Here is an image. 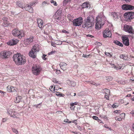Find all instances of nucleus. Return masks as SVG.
<instances>
[{"mask_svg": "<svg viewBox=\"0 0 134 134\" xmlns=\"http://www.w3.org/2000/svg\"><path fill=\"white\" fill-rule=\"evenodd\" d=\"M13 58L15 64L18 65H24L26 62L25 57L20 54L17 53L14 54Z\"/></svg>", "mask_w": 134, "mask_h": 134, "instance_id": "obj_1", "label": "nucleus"}, {"mask_svg": "<svg viewBox=\"0 0 134 134\" xmlns=\"http://www.w3.org/2000/svg\"><path fill=\"white\" fill-rule=\"evenodd\" d=\"M106 20V18L104 15H101L97 17L95 24L96 29L98 30L100 29L102 26L105 24Z\"/></svg>", "mask_w": 134, "mask_h": 134, "instance_id": "obj_2", "label": "nucleus"}, {"mask_svg": "<svg viewBox=\"0 0 134 134\" xmlns=\"http://www.w3.org/2000/svg\"><path fill=\"white\" fill-rule=\"evenodd\" d=\"M40 50L39 45L38 44L34 45L33 48L29 53V56L33 58L36 57V53L38 52Z\"/></svg>", "mask_w": 134, "mask_h": 134, "instance_id": "obj_3", "label": "nucleus"}, {"mask_svg": "<svg viewBox=\"0 0 134 134\" xmlns=\"http://www.w3.org/2000/svg\"><path fill=\"white\" fill-rule=\"evenodd\" d=\"M12 34L14 36H18L19 38H21L24 36V31L22 30L19 31L17 29H14L12 31Z\"/></svg>", "mask_w": 134, "mask_h": 134, "instance_id": "obj_4", "label": "nucleus"}, {"mask_svg": "<svg viewBox=\"0 0 134 134\" xmlns=\"http://www.w3.org/2000/svg\"><path fill=\"white\" fill-rule=\"evenodd\" d=\"M125 20L127 21H129L134 18V12H128L125 13L124 15Z\"/></svg>", "mask_w": 134, "mask_h": 134, "instance_id": "obj_5", "label": "nucleus"}, {"mask_svg": "<svg viewBox=\"0 0 134 134\" xmlns=\"http://www.w3.org/2000/svg\"><path fill=\"white\" fill-rule=\"evenodd\" d=\"M32 70L33 74L35 75H37L40 74L41 68L39 65H35L32 67Z\"/></svg>", "mask_w": 134, "mask_h": 134, "instance_id": "obj_6", "label": "nucleus"}, {"mask_svg": "<svg viewBox=\"0 0 134 134\" xmlns=\"http://www.w3.org/2000/svg\"><path fill=\"white\" fill-rule=\"evenodd\" d=\"M82 22L83 19L81 17H79L78 18L74 19L72 21L73 25L76 26H81Z\"/></svg>", "mask_w": 134, "mask_h": 134, "instance_id": "obj_7", "label": "nucleus"}, {"mask_svg": "<svg viewBox=\"0 0 134 134\" xmlns=\"http://www.w3.org/2000/svg\"><path fill=\"white\" fill-rule=\"evenodd\" d=\"M34 37L31 36L25 39L24 40V44L25 46L29 45L33 42Z\"/></svg>", "mask_w": 134, "mask_h": 134, "instance_id": "obj_8", "label": "nucleus"}, {"mask_svg": "<svg viewBox=\"0 0 134 134\" xmlns=\"http://www.w3.org/2000/svg\"><path fill=\"white\" fill-rule=\"evenodd\" d=\"M124 30L126 32L131 34L133 33L134 32V30L132 29L131 26L127 25H124Z\"/></svg>", "mask_w": 134, "mask_h": 134, "instance_id": "obj_9", "label": "nucleus"}, {"mask_svg": "<svg viewBox=\"0 0 134 134\" xmlns=\"http://www.w3.org/2000/svg\"><path fill=\"white\" fill-rule=\"evenodd\" d=\"M10 52L8 51H4L3 53H0V57L2 58H8L10 55Z\"/></svg>", "mask_w": 134, "mask_h": 134, "instance_id": "obj_10", "label": "nucleus"}, {"mask_svg": "<svg viewBox=\"0 0 134 134\" xmlns=\"http://www.w3.org/2000/svg\"><path fill=\"white\" fill-rule=\"evenodd\" d=\"M103 35L104 37H111V32L109 29H107L103 32Z\"/></svg>", "mask_w": 134, "mask_h": 134, "instance_id": "obj_11", "label": "nucleus"}, {"mask_svg": "<svg viewBox=\"0 0 134 134\" xmlns=\"http://www.w3.org/2000/svg\"><path fill=\"white\" fill-rule=\"evenodd\" d=\"M122 9L124 10H132L134 9V7L127 4H123L122 6Z\"/></svg>", "mask_w": 134, "mask_h": 134, "instance_id": "obj_12", "label": "nucleus"}, {"mask_svg": "<svg viewBox=\"0 0 134 134\" xmlns=\"http://www.w3.org/2000/svg\"><path fill=\"white\" fill-rule=\"evenodd\" d=\"M7 111L8 114L10 115L11 117L14 118H16L17 116H16V112L14 111L12 109H7Z\"/></svg>", "mask_w": 134, "mask_h": 134, "instance_id": "obj_13", "label": "nucleus"}, {"mask_svg": "<svg viewBox=\"0 0 134 134\" xmlns=\"http://www.w3.org/2000/svg\"><path fill=\"white\" fill-rule=\"evenodd\" d=\"M18 41L19 40L17 39L13 38L9 41L7 43L8 45L10 46H13L16 44L18 42Z\"/></svg>", "mask_w": 134, "mask_h": 134, "instance_id": "obj_14", "label": "nucleus"}, {"mask_svg": "<svg viewBox=\"0 0 134 134\" xmlns=\"http://www.w3.org/2000/svg\"><path fill=\"white\" fill-rule=\"evenodd\" d=\"M88 23L85 21L83 23L82 25V27L86 29H90L91 27H92V25Z\"/></svg>", "mask_w": 134, "mask_h": 134, "instance_id": "obj_15", "label": "nucleus"}, {"mask_svg": "<svg viewBox=\"0 0 134 134\" xmlns=\"http://www.w3.org/2000/svg\"><path fill=\"white\" fill-rule=\"evenodd\" d=\"M123 43L126 46H128L129 44V39L127 37L122 36V37Z\"/></svg>", "mask_w": 134, "mask_h": 134, "instance_id": "obj_16", "label": "nucleus"}, {"mask_svg": "<svg viewBox=\"0 0 134 134\" xmlns=\"http://www.w3.org/2000/svg\"><path fill=\"white\" fill-rule=\"evenodd\" d=\"M67 64L64 62H61L59 64L60 68L64 71L66 70L67 69Z\"/></svg>", "mask_w": 134, "mask_h": 134, "instance_id": "obj_17", "label": "nucleus"}, {"mask_svg": "<svg viewBox=\"0 0 134 134\" xmlns=\"http://www.w3.org/2000/svg\"><path fill=\"white\" fill-rule=\"evenodd\" d=\"M24 9L28 11L30 13H32L34 12L32 8L31 7L30 5L28 4H27L24 7Z\"/></svg>", "mask_w": 134, "mask_h": 134, "instance_id": "obj_18", "label": "nucleus"}, {"mask_svg": "<svg viewBox=\"0 0 134 134\" xmlns=\"http://www.w3.org/2000/svg\"><path fill=\"white\" fill-rule=\"evenodd\" d=\"M3 20L4 21V22L2 24V25L4 27H7L9 26V25H10V24H8V19L6 17H3L2 18Z\"/></svg>", "mask_w": 134, "mask_h": 134, "instance_id": "obj_19", "label": "nucleus"}, {"mask_svg": "<svg viewBox=\"0 0 134 134\" xmlns=\"http://www.w3.org/2000/svg\"><path fill=\"white\" fill-rule=\"evenodd\" d=\"M37 21L38 27L40 28H41L43 26V22L42 20L40 18H38L37 19Z\"/></svg>", "mask_w": 134, "mask_h": 134, "instance_id": "obj_20", "label": "nucleus"}, {"mask_svg": "<svg viewBox=\"0 0 134 134\" xmlns=\"http://www.w3.org/2000/svg\"><path fill=\"white\" fill-rule=\"evenodd\" d=\"M92 19V17L91 16H88L87 17L86 19L84 20V21L88 23V24H90L92 25V23L91 21V19Z\"/></svg>", "mask_w": 134, "mask_h": 134, "instance_id": "obj_21", "label": "nucleus"}, {"mask_svg": "<svg viewBox=\"0 0 134 134\" xmlns=\"http://www.w3.org/2000/svg\"><path fill=\"white\" fill-rule=\"evenodd\" d=\"M22 97L21 96H18L16 97L15 99H14V102L17 103L20 102L21 101Z\"/></svg>", "mask_w": 134, "mask_h": 134, "instance_id": "obj_22", "label": "nucleus"}, {"mask_svg": "<svg viewBox=\"0 0 134 134\" xmlns=\"http://www.w3.org/2000/svg\"><path fill=\"white\" fill-rule=\"evenodd\" d=\"M113 43L120 47H122L123 46V44L117 40L114 41H113Z\"/></svg>", "mask_w": 134, "mask_h": 134, "instance_id": "obj_23", "label": "nucleus"}, {"mask_svg": "<svg viewBox=\"0 0 134 134\" xmlns=\"http://www.w3.org/2000/svg\"><path fill=\"white\" fill-rule=\"evenodd\" d=\"M89 4L87 2H85L83 3L81 5L82 8H88Z\"/></svg>", "mask_w": 134, "mask_h": 134, "instance_id": "obj_24", "label": "nucleus"}, {"mask_svg": "<svg viewBox=\"0 0 134 134\" xmlns=\"http://www.w3.org/2000/svg\"><path fill=\"white\" fill-rule=\"evenodd\" d=\"M119 57L121 59H123L124 60H127L128 57H127V55H126L125 54L120 55Z\"/></svg>", "mask_w": 134, "mask_h": 134, "instance_id": "obj_25", "label": "nucleus"}, {"mask_svg": "<svg viewBox=\"0 0 134 134\" xmlns=\"http://www.w3.org/2000/svg\"><path fill=\"white\" fill-rule=\"evenodd\" d=\"M16 5L19 7L23 9L24 7V5L20 1L17 2L16 3Z\"/></svg>", "mask_w": 134, "mask_h": 134, "instance_id": "obj_26", "label": "nucleus"}, {"mask_svg": "<svg viewBox=\"0 0 134 134\" xmlns=\"http://www.w3.org/2000/svg\"><path fill=\"white\" fill-rule=\"evenodd\" d=\"M71 0H64L63 2V5L65 6L67 4L69 3Z\"/></svg>", "mask_w": 134, "mask_h": 134, "instance_id": "obj_27", "label": "nucleus"}, {"mask_svg": "<svg viewBox=\"0 0 134 134\" xmlns=\"http://www.w3.org/2000/svg\"><path fill=\"white\" fill-rule=\"evenodd\" d=\"M112 15L113 18H115V19H117L118 18L117 13L115 12H113L112 13Z\"/></svg>", "mask_w": 134, "mask_h": 134, "instance_id": "obj_28", "label": "nucleus"}, {"mask_svg": "<svg viewBox=\"0 0 134 134\" xmlns=\"http://www.w3.org/2000/svg\"><path fill=\"white\" fill-rule=\"evenodd\" d=\"M55 19H56V21L57 22L60 20L61 17L59 15H56L55 16Z\"/></svg>", "mask_w": 134, "mask_h": 134, "instance_id": "obj_29", "label": "nucleus"}, {"mask_svg": "<svg viewBox=\"0 0 134 134\" xmlns=\"http://www.w3.org/2000/svg\"><path fill=\"white\" fill-rule=\"evenodd\" d=\"M62 41L60 40L56 41L55 44L58 45H61L62 44Z\"/></svg>", "mask_w": 134, "mask_h": 134, "instance_id": "obj_30", "label": "nucleus"}, {"mask_svg": "<svg viewBox=\"0 0 134 134\" xmlns=\"http://www.w3.org/2000/svg\"><path fill=\"white\" fill-rule=\"evenodd\" d=\"M115 119L116 120L118 121H121L122 120V118L120 116H116L115 118Z\"/></svg>", "mask_w": 134, "mask_h": 134, "instance_id": "obj_31", "label": "nucleus"}, {"mask_svg": "<svg viewBox=\"0 0 134 134\" xmlns=\"http://www.w3.org/2000/svg\"><path fill=\"white\" fill-rule=\"evenodd\" d=\"M70 82L71 86L74 87L75 86L76 84L75 82L72 81H70Z\"/></svg>", "mask_w": 134, "mask_h": 134, "instance_id": "obj_32", "label": "nucleus"}, {"mask_svg": "<svg viewBox=\"0 0 134 134\" xmlns=\"http://www.w3.org/2000/svg\"><path fill=\"white\" fill-rule=\"evenodd\" d=\"M104 92L105 93L107 94H110V90L108 89H105Z\"/></svg>", "mask_w": 134, "mask_h": 134, "instance_id": "obj_33", "label": "nucleus"}, {"mask_svg": "<svg viewBox=\"0 0 134 134\" xmlns=\"http://www.w3.org/2000/svg\"><path fill=\"white\" fill-rule=\"evenodd\" d=\"M38 2L37 1H34L30 3V5L31 6H33V5H35Z\"/></svg>", "mask_w": 134, "mask_h": 134, "instance_id": "obj_34", "label": "nucleus"}, {"mask_svg": "<svg viewBox=\"0 0 134 134\" xmlns=\"http://www.w3.org/2000/svg\"><path fill=\"white\" fill-rule=\"evenodd\" d=\"M51 3H53V5L55 6H57L58 5L56 2L54 1L53 0H51Z\"/></svg>", "mask_w": 134, "mask_h": 134, "instance_id": "obj_35", "label": "nucleus"}, {"mask_svg": "<svg viewBox=\"0 0 134 134\" xmlns=\"http://www.w3.org/2000/svg\"><path fill=\"white\" fill-rule=\"evenodd\" d=\"M11 89V92H16V90L15 88L13 86H12Z\"/></svg>", "mask_w": 134, "mask_h": 134, "instance_id": "obj_36", "label": "nucleus"}, {"mask_svg": "<svg viewBox=\"0 0 134 134\" xmlns=\"http://www.w3.org/2000/svg\"><path fill=\"white\" fill-rule=\"evenodd\" d=\"M12 130L16 134H18V132L16 129L14 128H13Z\"/></svg>", "mask_w": 134, "mask_h": 134, "instance_id": "obj_37", "label": "nucleus"}, {"mask_svg": "<svg viewBox=\"0 0 134 134\" xmlns=\"http://www.w3.org/2000/svg\"><path fill=\"white\" fill-rule=\"evenodd\" d=\"M12 86H8L7 87L8 91L9 92H11V88Z\"/></svg>", "mask_w": 134, "mask_h": 134, "instance_id": "obj_38", "label": "nucleus"}, {"mask_svg": "<svg viewBox=\"0 0 134 134\" xmlns=\"http://www.w3.org/2000/svg\"><path fill=\"white\" fill-rule=\"evenodd\" d=\"M41 103L38 104L37 105H35L34 106L37 108H40L41 106Z\"/></svg>", "mask_w": 134, "mask_h": 134, "instance_id": "obj_39", "label": "nucleus"}, {"mask_svg": "<svg viewBox=\"0 0 134 134\" xmlns=\"http://www.w3.org/2000/svg\"><path fill=\"white\" fill-rule=\"evenodd\" d=\"M88 82L89 83L93 85H96V84L93 81H89Z\"/></svg>", "mask_w": 134, "mask_h": 134, "instance_id": "obj_40", "label": "nucleus"}, {"mask_svg": "<svg viewBox=\"0 0 134 134\" xmlns=\"http://www.w3.org/2000/svg\"><path fill=\"white\" fill-rule=\"evenodd\" d=\"M56 51H52L50 52L49 53H48V54L49 55H51L52 54L54 53Z\"/></svg>", "mask_w": 134, "mask_h": 134, "instance_id": "obj_41", "label": "nucleus"}, {"mask_svg": "<svg viewBox=\"0 0 134 134\" xmlns=\"http://www.w3.org/2000/svg\"><path fill=\"white\" fill-rule=\"evenodd\" d=\"M47 55L43 54L42 57V59L44 60H46V58H45V57Z\"/></svg>", "mask_w": 134, "mask_h": 134, "instance_id": "obj_42", "label": "nucleus"}, {"mask_svg": "<svg viewBox=\"0 0 134 134\" xmlns=\"http://www.w3.org/2000/svg\"><path fill=\"white\" fill-rule=\"evenodd\" d=\"M64 121L67 123H71L72 122L71 121H69V120L68 119L65 120Z\"/></svg>", "mask_w": 134, "mask_h": 134, "instance_id": "obj_43", "label": "nucleus"}, {"mask_svg": "<svg viewBox=\"0 0 134 134\" xmlns=\"http://www.w3.org/2000/svg\"><path fill=\"white\" fill-rule=\"evenodd\" d=\"M92 118L94 119L95 120H97L98 119V117H97V116H93Z\"/></svg>", "mask_w": 134, "mask_h": 134, "instance_id": "obj_44", "label": "nucleus"}, {"mask_svg": "<svg viewBox=\"0 0 134 134\" xmlns=\"http://www.w3.org/2000/svg\"><path fill=\"white\" fill-rule=\"evenodd\" d=\"M52 81L54 82H55L56 83H58V81L55 78H53L52 79Z\"/></svg>", "mask_w": 134, "mask_h": 134, "instance_id": "obj_45", "label": "nucleus"}, {"mask_svg": "<svg viewBox=\"0 0 134 134\" xmlns=\"http://www.w3.org/2000/svg\"><path fill=\"white\" fill-rule=\"evenodd\" d=\"M110 64L111 65V66H112V67H114V68H116L117 69L116 66H115L114 64L110 63Z\"/></svg>", "mask_w": 134, "mask_h": 134, "instance_id": "obj_46", "label": "nucleus"}, {"mask_svg": "<svg viewBox=\"0 0 134 134\" xmlns=\"http://www.w3.org/2000/svg\"><path fill=\"white\" fill-rule=\"evenodd\" d=\"M105 54L107 55H108V56H109V55H110V56L111 57L112 56V55H111V54L109 52H105Z\"/></svg>", "mask_w": 134, "mask_h": 134, "instance_id": "obj_47", "label": "nucleus"}, {"mask_svg": "<svg viewBox=\"0 0 134 134\" xmlns=\"http://www.w3.org/2000/svg\"><path fill=\"white\" fill-rule=\"evenodd\" d=\"M56 73L57 74H59L61 73V71L59 70H56Z\"/></svg>", "mask_w": 134, "mask_h": 134, "instance_id": "obj_48", "label": "nucleus"}, {"mask_svg": "<svg viewBox=\"0 0 134 134\" xmlns=\"http://www.w3.org/2000/svg\"><path fill=\"white\" fill-rule=\"evenodd\" d=\"M77 127L78 129H79L81 131L82 130V128L80 126L77 125Z\"/></svg>", "mask_w": 134, "mask_h": 134, "instance_id": "obj_49", "label": "nucleus"}, {"mask_svg": "<svg viewBox=\"0 0 134 134\" xmlns=\"http://www.w3.org/2000/svg\"><path fill=\"white\" fill-rule=\"evenodd\" d=\"M7 119L3 118L2 119V121L3 122H5V121H7Z\"/></svg>", "mask_w": 134, "mask_h": 134, "instance_id": "obj_50", "label": "nucleus"}, {"mask_svg": "<svg viewBox=\"0 0 134 134\" xmlns=\"http://www.w3.org/2000/svg\"><path fill=\"white\" fill-rule=\"evenodd\" d=\"M120 111V110H116L114 111V113H116L119 114V113Z\"/></svg>", "mask_w": 134, "mask_h": 134, "instance_id": "obj_51", "label": "nucleus"}, {"mask_svg": "<svg viewBox=\"0 0 134 134\" xmlns=\"http://www.w3.org/2000/svg\"><path fill=\"white\" fill-rule=\"evenodd\" d=\"M125 114L124 113H123L122 114H121L120 115V116L121 117H124V118L125 117Z\"/></svg>", "mask_w": 134, "mask_h": 134, "instance_id": "obj_52", "label": "nucleus"}, {"mask_svg": "<svg viewBox=\"0 0 134 134\" xmlns=\"http://www.w3.org/2000/svg\"><path fill=\"white\" fill-rule=\"evenodd\" d=\"M75 108V106H71V107H70V108L71 110H74Z\"/></svg>", "mask_w": 134, "mask_h": 134, "instance_id": "obj_53", "label": "nucleus"}, {"mask_svg": "<svg viewBox=\"0 0 134 134\" xmlns=\"http://www.w3.org/2000/svg\"><path fill=\"white\" fill-rule=\"evenodd\" d=\"M112 107L113 108H115L117 107H118V106L114 104L112 105Z\"/></svg>", "mask_w": 134, "mask_h": 134, "instance_id": "obj_54", "label": "nucleus"}, {"mask_svg": "<svg viewBox=\"0 0 134 134\" xmlns=\"http://www.w3.org/2000/svg\"><path fill=\"white\" fill-rule=\"evenodd\" d=\"M102 118H103L104 119H105L106 120L107 119V117L105 115L102 116Z\"/></svg>", "mask_w": 134, "mask_h": 134, "instance_id": "obj_55", "label": "nucleus"}, {"mask_svg": "<svg viewBox=\"0 0 134 134\" xmlns=\"http://www.w3.org/2000/svg\"><path fill=\"white\" fill-rule=\"evenodd\" d=\"M86 36L91 37V38H92L94 37V36H93L92 35H86Z\"/></svg>", "mask_w": 134, "mask_h": 134, "instance_id": "obj_56", "label": "nucleus"}, {"mask_svg": "<svg viewBox=\"0 0 134 134\" xmlns=\"http://www.w3.org/2000/svg\"><path fill=\"white\" fill-rule=\"evenodd\" d=\"M108 95V94H107V95L105 94V96H104L105 98L106 99H108V98H109Z\"/></svg>", "mask_w": 134, "mask_h": 134, "instance_id": "obj_57", "label": "nucleus"}, {"mask_svg": "<svg viewBox=\"0 0 134 134\" xmlns=\"http://www.w3.org/2000/svg\"><path fill=\"white\" fill-rule=\"evenodd\" d=\"M47 4V2L46 1H45L42 3V4L43 5H44L45 4Z\"/></svg>", "mask_w": 134, "mask_h": 134, "instance_id": "obj_58", "label": "nucleus"}, {"mask_svg": "<svg viewBox=\"0 0 134 134\" xmlns=\"http://www.w3.org/2000/svg\"><path fill=\"white\" fill-rule=\"evenodd\" d=\"M59 96L60 97H64V94L60 93V94Z\"/></svg>", "mask_w": 134, "mask_h": 134, "instance_id": "obj_59", "label": "nucleus"}, {"mask_svg": "<svg viewBox=\"0 0 134 134\" xmlns=\"http://www.w3.org/2000/svg\"><path fill=\"white\" fill-rule=\"evenodd\" d=\"M51 44L52 46H53L54 47H56V46L55 45V43H53L52 42H51Z\"/></svg>", "mask_w": 134, "mask_h": 134, "instance_id": "obj_60", "label": "nucleus"}, {"mask_svg": "<svg viewBox=\"0 0 134 134\" xmlns=\"http://www.w3.org/2000/svg\"><path fill=\"white\" fill-rule=\"evenodd\" d=\"M97 121L98 122H99V123H101L102 122V121L100 120V119H98L97 120Z\"/></svg>", "mask_w": 134, "mask_h": 134, "instance_id": "obj_61", "label": "nucleus"}, {"mask_svg": "<svg viewBox=\"0 0 134 134\" xmlns=\"http://www.w3.org/2000/svg\"><path fill=\"white\" fill-rule=\"evenodd\" d=\"M76 121V120H74L73 121V122H72L74 123V124L76 125L77 124Z\"/></svg>", "mask_w": 134, "mask_h": 134, "instance_id": "obj_62", "label": "nucleus"}, {"mask_svg": "<svg viewBox=\"0 0 134 134\" xmlns=\"http://www.w3.org/2000/svg\"><path fill=\"white\" fill-rule=\"evenodd\" d=\"M59 94H60V92H56V94L57 96H59Z\"/></svg>", "mask_w": 134, "mask_h": 134, "instance_id": "obj_63", "label": "nucleus"}, {"mask_svg": "<svg viewBox=\"0 0 134 134\" xmlns=\"http://www.w3.org/2000/svg\"><path fill=\"white\" fill-rule=\"evenodd\" d=\"M132 128L133 129V130L134 131V122L133 123L132 125Z\"/></svg>", "mask_w": 134, "mask_h": 134, "instance_id": "obj_64", "label": "nucleus"}]
</instances>
